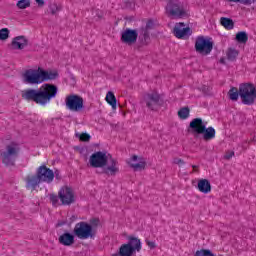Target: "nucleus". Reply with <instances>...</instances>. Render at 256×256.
I'll list each match as a JSON object with an SVG mask.
<instances>
[{
    "label": "nucleus",
    "mask_w": 256,
    "mask_h": 256,
    "mask_svg": "<svg viewBox=\"0 0 256 256\" xmlns=\"http://www.w3.org/2000/svg\"><path fill=\"white\" fill-rule=\"evenodd\" d=\"M59 77L57 71H47L42 69V83L44 81H53Z\"/></svg>",
    "instance_id": "24"
},
{
    "label": "nucleus",
    "mask_w": 256,
    "mask_h": 256,
    "mask_svg": "<svg viewBox=\"0 0 256 256\" xmlns=\"http://www.w3.org/2000/svg\"><path fill=\"white\" fill-rule=\"evenodd\" d=\"M129 247L132 249L133 253H139L141 251V240L135 236H128L127 238Z\"/></svg>",
    "instance_id": "20"
},
{
    "label": "nucleus",
    "mask_w": 256,
    "mask_h": 256,
    "mask_svg": "<svg viewBox=\"0 0 256 256\" xmlns=\"http://www.w3.org/2000/svg\"><path fill=\"white\" fill-rule=\"evenodd\" d=\"M189 129L194 137L202 135L204 141L215 139V128L211 126L207 128V125H205L201 118H194L189 124Z\"/></svg>",
    "instance_id": "3"
},
{
    "label": "nucleus",
    "mask_w": 256,
    "mask_h": 256,
    "mask_svg": "<svg viewBox=\"0 0 256 256\" xmlns=\"http://www.w3.org/2000/svg\"><path fill=\"white\" fill-rule=\"evenodd\" d=\"M62 205H73L75 203V192L69 186H63L58 192Z\"/></svg>",
    "instance_id": "11"
},
{
    "label": "nucleus",
    "mask_w": 256,
    "mask_h": 256,
    "mask_svg": "<svg viewBox=\"0 0 256 256\" xmlns=\"http://www.w3.org/2000/svg\"><path fill=\"white\" fill-rule=\"evenodd\" d=\"M173 163H174V165H179L181 167L182 165L185 164V161H183V159H181V158H174Z\"/></svg>",
    "instance_id": "36"
},
{
    "label": "nucleus",
    "mask_w": 256,
    "mask_h": 256,
    "mask_svg": "<svg viewBox=\"0 0 256 256\" xmlns=\"http://www.w3.org/2000/svg\"><path fill=\"white\" fill-rule=\"evenodd\" d=\"M137 37H139L137 30L127 28L124 32H122L121 41L126 45H134V43H137Z\"/></svg>",
    "instance_id": "15"
},
{
    "label": "nucleus",
    "mask_w": 256,
    "mask_h": 256,
    "mask_svg": "<svg viewBox=\"0 0 256 256\" xmlns=\"http://www.w3.org/2000/svg\"><path fill=\"white\" fill-rule=\"evenodd\" d=\"M65 105L68 111H73L75 113H79L84 107L83 105V97L77 94H70L65 98Z\"/></svg>",
    "instance_id": "8"
},
{
    "label": "nucleus",
    "mask_w": 256,
    "mask_h": 256,
    "mask_svg": "<svg viewBox=\"0 0 256 256\" xmlns=\"http://www.w3.org/2000/svg\"><path fill=\"white\" fill-rule=\"evenodd\" d=\"M36 3L39 5V7H43V5H45L44 0H36Z\"/></svg>",
    "instance_id": "43"
},
{
    "label": "nucleus",
    "mask_w": 256,
    "mask_h": 256,
    "mask_svg": "<svg viewBox=\"0 0 256 256\" xmlns=\"http://www.w3.org/2000/svg\"><path fill=\"white\" fill-rule=\"evenodd\" d=\"M152 27H153V22L149 20L146 24V27L141 29H146L147 31H149V29H151Z\"/></svg>",
    "instance_id": "40"
},
{
    "label": "nucleus",
    "mask_w": 256,
    "mask_h": 256,
    "mask_svg": "<svg viewBox=\"0 0 256 256\" xmlns=\"http://www.w3.org/2000/svg\"><path fill=\"white\" fill-rule=\"evenodd\" d=\"M24 181L26 183V188L32 189V191H35L37 187H39V185L42 183L37 173L27 175Z\"/></svg>",
    "instance_id": "16"
},
{
    "label": "nucleus",
    "mask_w": 256,
    "mask_h": 256,
    "mask_svg": "<svg viewBox=\"0 0 256 256\" xmlns=\"http://www.w3.org/2000/svg\"><path fill=\"white\" fill-rule=\"evenodd\" d=\"M173 33L177 39H189L191 37V28L186 27L185 23L181 22L175 25Z\"/></svg>",
    "instance_id": "14"
},
{
    "label": "nucleus",
    "mask_w": 256,
    "mask_h": 256,
    "mask_svg": "<svg viewBox=\"0 0 256 256\" xmlns=\"http://www.w3.org/2000/svg\"><path fill=\"white\" fill-rule=\"evenodd\" d=\"M73 233L78 239H93L95 232H93V226L91 224L82 221L75 225Z\"/></svg>",
    "instance_id": "6"
},
{
    "label": "nucleus",
    "mask_w": 256,
    "mask_h": 256,
    "mask_svg": "<svg viewBox=\"0 0 256 256\" xmlns=\"http://www.w3.org/2000/svg\"><path fill=\"white\" fill-rule=\"evenodd\" d=\"M135 253L133 252V248L129 247V245L122 244L117 253L112 254V256H133Z\"/></svg>",
    "instance_id": "22"
},
{
    "label": "nucleus",
    "mask_w": 256,
    "mask_h": 256,
    "mask_svg": "<svg viewBox=\"0 0 256 256\" xmlns=\"http://www.w3.org/2000/svg\"><path fill=\"white\" fill-rule=\"evenodd\" d=\"M50 201L53 205H56V203L59 201V196L55 195V194H51L50 195Z\"/></svg>",
    "instance_id": "37"
},
{
    "label": "nucleus",
    "mask_w": 256,
    "mask_h": 256,
    "mask_svg": "<svg viewBox=\"0 0 256 256\" xmlns=\"http://www.w3.org/2000/svg\"><path fill=\"white\" fill-rule=\"evenodd\" d=\"M146 245H148V247H150V249H155V247H156L155 242L149 241V240L146 241Z\"/></svg>",
    "instance_id": "39"
},
{
    "label": "nucleus",
    "mask_w": 256,
    "mask_h": 256,
    "mask_svg": "<svg viewBox=\"0 0 256 256\" xmlns=\"http://www.w3.org/2000/svg\"><path fill=\"white\" fill-rule=\"evenodd\" d=\"M229 99L231 101H238L239 100V89L232 87L228 92Z\"/></svg>",
    "instance_id": "27"
},
{
    "label": "nucleus",
    "mask_w": 256,
    "mask_h": 256,
    "mask_svg": "<svg viewBox=\"0 0 256 256\" xmlns=\"http://www.w3.org/2000/svg\"><path fill=\"white\" fill-rule=\"evenodd\" d=\"M237 55H239V52L233 48H230L227 52V57L229 61H235V59H237Z\"/></svg>",
    "instance_id": "31"
},
{
    "label": "nucleus",
    "mask_w": 256,
    "mask_h": 256,
    "mask_svg": "<svg viewBox=\"0 0 256 256\" xmlns=\"http://www.w3.org/2000/svg\"><path fill=\"white\" fill-rule=\"evenodd\" d=\"M89 163L94 169L103 168L108 163V166L104 168L105 175H110L113 177L119 173V167L117 166L118 162L111 157V155H107L105 152L98 151L93 153L90 156Z\"/></svg>",
    "instance_id": "2"
},
{
    "label": "nucleus",
    "mask_w": 256,
    "mask_h": 256,
    "mask_svg": "<svg viewBox=\"0 0 256 256\" xmlns=\"http://www.w3.org/2000/svg\"><path fill=\"white\" fill-rule=\"evenodd\" d=\"M233 157H235V152L234 151H230V152H227L224 156V159H232Z\"/></svg>",
    "instance_id": "38"
},
{
    "label": "nucleus",
    "mask_w": 256,
    "mask_h": 256,
    "mask_svg": "<svg viewBox=\"0 0 256 256\" xmlns=\"http://www.w3.org/2000/svg\"><path fill=\"white\" fill-rule=\"evenodd\" d=\"M144 101L146 103V107H148L150 111H157L159 101H161V96L157 92L148 93L144 96Z\"/></svg>",
    "instance_id": "13"
},
{
    "label": "nucleus",
    "mask_w": 256,
    "mask_h": 256,
    "mask_svg": "<svg viewBox=\"0 0 256 256\" xmlns=\"http://www.w3.org/2000/svg\"><path fill=\"white\" fill-rule=\"evenodd\" d=\"M166 11L172 17V19H185L187 17V11L182 5L170 2L166 6Z\"/></svg>",
    "instance_id": "10"
},
{
    "label": "nucleus",
    "mask_w": 256,
    "mask_h": 256,
    "mask_svg": "<svg viewBox=\"0 0 256 256\" xmlns=\"http://www.w3.org/2000/svg\"><path fill=\"white\" fill-rule=\"evenodd\" d=\"M11 45L12 49L23 50L24 47H27V45H29V40H27L25 36H17L13 38Z\"/></svg>",
    "instance_id": "18"
},
{
    "label": "nucleus",
    "mask_w": 256,
    "mask_h": 256,
    "mask_svg": "<svg viewBox=\"0 0 256 256\" xmlns=\"http://www.w3.org/2000/svg\"><path fill=\"white\" fill-rule=\"evenodd\" d=\"M59 89L53 84H43L38 90L27 89L22 91V99L33 101L37 105H47L52 99L57 97Z\"/></svg>",
    "instance_id": "1"
},
{
    "label": "nucleus",
    "mask_w": 256,
    "mask_h": 256,
    "mask_svg": "<svg viewBox=\"0 0 256 256\" xmlns=\"http://www.w3.org/2000/svg\"><path fill=\"white\" fill-rule=\"evenodd\" d=\"M54 177L59 181L61 180V175L59 174V171L54 172Z\"/></svg>",
    "instance_id": "42"
},
{
    "label": "nucleus",
    "mask_w": 256,
    "mask_h": 256,
    "mask_svg": "<svg viewBox=\"0 0 256 256\" xmlns=\"http://www.w3.org/2000/svg\"><path fill=\"white\" fill-rule=\"evenodd\" d=\"M79 139H80V141L87 142V141H90L91 136L87 133H82L79 135Z\"/></svg>",
    "instance_id": "35"
},
{
    "label": "nucleus",
    "mask_w": 256,
    "mask_h": 256,
    "mask_svg": "<svg viewBox=\"0 0 256 256\" xmlns=\"http://www.w3.org/2000/svg\"><path fill=\"white\" fill-rule=\"evenodd\" d=\"M129 165L134 171H143L145 167H147V162L143 158L137 157V155H133L130 159Z\"/></svg>",
    "instance_id": "17"
},
{
    "label": "nucleus",
    "mask_w": 256,
    "mask_h": 256,
    "mask_svg": "<svg viewBox=\"0 0 256 256\" xmlns=\"http://www.w3.org/2000/svg\"><path fill=\"white\" fill-rule=\"evenodd\" d=\"M189 107H183L178 111V117L181 119H188L189 118Z\"/></svg>",
    "instance_id": "30"
},
{
    "label": "nucleus",
    "mask_w": 256,
    "mask_h": 256,
    "mask_svg": "<svg viewBox=\"0 0 256 256\" xmlns=\"http://www.w3.org/2000/svg\"><path fill=\"white\" fill-rule=\"evenodd\" d=\"M36 174L38 175V179H40L41 183H53V180L55 179V172L45 164L36 169Z\"/></svg>",
    "instance_id": "12"
},
{
    "label": "nucleus",
    "mask_w": 256,
    "mask_h": 256,
    "mask_svg": "<svg viewBox=\"0 0 256 256\" xmlns=\"http://www.w3.org/2000/svg\"><path fill=\"white\" fill-rule=\"evenodd\" d=\"M16 7L18 9H27V7H31V0H18Z\"/></svg>",
    "instance_id": "29"
},
{
    "label": "nucleus",
    "mask_w": 256,
    "mask_h": 256,
    "mask_svg": "<svg viewBox=\"0 0 256 256\" xmlns=\"http://www.w3.org/2000/svg\"><path fill=\"white\" fill-rule=\"evenodd\" d=\"M9 39V29L2 28L0 30V41H7Z\"/></svg>",
    "instance_id": "34"
},
{
    "label": "nucleus",
    "mask_w": 256,
    "mask_h": 256,
    "mask_svg": "<svg viewBox=\"0 0 256 256\" xmlns=\"http://www.w3.org/2000/svg\"><path fill=\"white\" fill-rule=\"evenodd\" d=\"M198 191H200V193H211V182H209V180L207 179H201L198 181Z\"/></svg>",
    "instance_id": "23"
},
{
    "label": "nucleus",
    "mask_w": 256,
    "mask_h": 256,
    "mask_svg": "<svg viewBox=\"0 0 256 256\" xmlns=\"http://www.w3.org/2000/svg\"><path fill=\"white\" fill-rule=\"evenodd\" d=\"M19 151H21V148L15 142L6 145L5 149L0 153L2 163L7 167H15Z\"/></svg>",
    "instance_id": "4"
},
{
    "label": "nucleus",
    "mask_w": 256,
    "mask_h": 256,
    "mask_svg": "<svg viewBox=\"0 0 256 256\" xmlns=\"http://www.w3.org/2000/svg\"><path fill=\"white\" fill-rule=\"evenodd\" d=\"M192 168H193V169H197V166H196V165H192Z\"/></svg>",
    "instance_id": "45"
},
{
    "label": "nucleus",
    "mask_w": 256,
    "mask_h": 256,
    "mask_svg": "<svg viewBox=\"0 0 256 256\" xmlns=\"http://www.w3.org/2000/svg\"><path fill=\"white\" fill-rule=\"evenodd\" d=\"M239 95L243 105H254L256 101V88L252 83H243L239 86Z\"/></svg>",
    "instance_id": "5"
},
{
    "label": "nucleus",
    "mask_w": 256,
    "mask_h": 256,
    "mask_svg": "<svg viewBox=\"0 0 256 256\" xmlns=\"http://www.w3.org/2000/svg\"><path fill=\"white\" fill-rule=\"evenodd\" d=\"M58 241L60 245H64V247H71V245L75 243V236L69 232H66L59 236Z\"/></svg>",
    "instance_id": "19"
},
{
    "label": "nucleus",
    "mask_w": 256,
    "mask_h": 256,
    "mask_svg": "<svg viewBox=\"0 0 256 256\" xmlns=\"http://www.w3.org/2000/svg\"><path fill=\"white\" fill-rule=\"evenodd\" d=\"M22 79L26 85H39L43 83L42 68L26 70L22 75Z\"/></svg>",
    "instance_id": "7"
},
{
    "label": "nucleus",
    "mask_w": 256,
    "mask_h": 256,
    "mask_svg": "<svg viewBox=\"0 0 256 256\" xmlns=\"http://www.w3.org/2000/svg\"><path fill=\"white\" fill-rule=\"evenodd\" d=\"M138 41L140 42L141 47H145L151 43V36L149 35V30L141 29L138 36Z\"/></svg>",
    "instance_id": "21"
},
{
    "label": "nucleus",
    "mask_w": 256,
    "mask_h": 256,
    "mask_svg": "<svg viewBox=\"0 0 256 256\" xmlns=\"http://www.w3.org/2000/svg\"><path fill=\"white\" fill-rule=\"evenodd\" d=\"M220 23L222 27H225V29H233V27H235V23L233 22V20L231 18H225L222 17L220 19Z\"/></svg>",
    "instance_id": "25"
},
{
    "label": "nucleus",
    "mask_w": 256,
    "mask_h": 256,
    "mask_svg": "<svg viewBox=\"0 0 256 256\" xmlns=\"http://www.w3.org/2000/svg\"><path fill=\"white\" fill-rule=\"evenodd\" d=\"M106 101L109 105H111L112 109L117 108V98H115V94H113V92H108L107 93Z\"/></svg>",
    "instance_id": "26"
},
{
    "label": "nucleus",
    "mask_w": 256,
    "mask_h": 256,
    "mask_svg": "<svg viewBox=\"0 0 256 256\" xmlns=\"http://www.w3.org/2000/svg\"><path fill=\"white\" fill-rule=\"evenodd\" d=\"M227 1H229L230 3H239V2H243V0H227Z\"/></svg>",
    "instance_id": "44"
},
{
    "label": "nucleus",
    "mask_w": 256,
    "mask_h": 256,
    "mask_svg": "<svg viewBox=\"0 0 256 256\" xmlns=\"http://www.w3.org/2000/svg\"><path fill=\"white\" fill-rule=\"evenodd\" d=\"M236 41H238V43H247L249 36H247L246 32H238L236 34Z\"/></svg>",
    "instance_id": "28"
},
{
    "label": "nucleus",
    "mask_w": 256,
    "mask_h": 256,
    "mask_svg": "<svg viewBox=\"0 0 256 256\" xmlns=\"http://www.w3.org/2000/svg\"><path fill=\"white\" fill-rule=\"evenodd\" d=\"M243 5H252V3H256V0H242Z\"/></svg>",
    "instance_id": "41"
},
{
    "label": "nucleus",
    "mask_w": 256,
    "mask_h": 256,
    "mask_svg": "<svg viewBox=\"0 0 256 256\" xmlns=\"http://www.w3.org/2000/svg\"><path fill=\"white\" fill-rule=\"evenodd\" d=\"M194 256H215V254H213L209 249H201L197 250Z\"/></svg>",
    "instance_id": "32"
},
{
    "label": "nucleus",
    "mask_w": 256,
    "mask_h": 256,
    "mask_svg": "<svg viewBox=\"0 0 256 256\" xmlns=\"http://www.w3.org/2000/svg\"><path fill=\"white\" fill-rule=\"evenodd\" d=\"M195 51L200 55H209L213 51V42L203 36H198L195 41Z\"/></svg>",
    "instance_id": "9"
},
{
    "label": "nucleus",
    "mask_w": 256,
    "mask_h": 256,
    "mask_svg": "<svg viewBox=\"0 0 256 256\" xmlns=\"http://www.w3.org/2000/svg\"><path fill=\"white\" fill-rule=\"evenodd\" d=\"M49 11H50L51 15H57V13H59V11H61V7H59V5H57V3H52L49 5Z\"/></svg>",
    "instance_id": "33"
}]
</instances>
